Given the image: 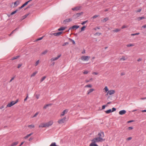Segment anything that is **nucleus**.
Returning a JSON list of instances; mask_svg holds the SVG:
<instances>
[{
    "label": "nucleus",
    "mask_w": 146,
    "mask_h": 146,
    "mask_svg": "<svg viewBox=\"0 0 146 146\" xmlns=\"http://www.w3.org/2000/svg\"><path fill=\"white\" fill-rule=\"evenodd\" d=\"M104 132L102 131H100L98 134V137L94 138V141L97 142H102L105 141L104 138Z\"/></svg>",
    "instance_id": "obj_1"
},
{
    "label": "nucleus",
    "mask_w": 146,
    "mask_h": 146,
    "mask_svg": "<svg viewBox=\"0 0 146 146\" xmlns=\"http://www.w3.org/2000/svg\"><path fill=\"white\" fill-rule=\"evenodd\" d=\"M83 14V13L82 12L80 13H78L74 14L73 15V17L75 19L80 17L81 15H82Z\"/></svg>",
    "instance_id": "obj_2"
},
{
    "label": "nucleus",
    "mask_w": 146,
    "mask_h": 146,
    "mask_svg": "<svg viewBox=\"0 0 146 146\" xmlns=\"http://www.w3.org/2000/svg\"><path fill=\"white\" fill-rule=\"evenodd\" d=\"M90 58V57L88 56H83L81 57V59L83 61H87Z\"/></svg>",
    "instance_id": "obj_3"
},
{
    "label": "nucleus",
    "mask_w": 146,
    "mask_h": 146,
    "mask_svg": "<svg viewBox=\"0 0 146 146\" xmlns=\"http://www.w3.org/2000/svg\"><path fill=\"white\" fill-rule=\"evenodd\" d=\"M94 141V139L92 140V142L90 144L89 146H98V145L96 143H98L97 142Z\"/></svg>",
    "instance_id": "obj_4"
},
{
    "label": "nucleus",
    "mask_w": 146,
    "mask_h": 146,
    "mask_svg": "<svg viewBox=\"0 0 146 146\" xmlns=\"http://www.w3.org/2000/svg\"><path fill=\"white\" fill-rule=\"evenodd\" d=\"M62 33V32H60L57 33H53L51 34V35H54V36H57L60 35Z\"/></svg>",
    "instance_id": "obj_5"
},
{
    "label": "nucleus",
    "mask_w": 146,
    "mask_h": 146,
    "mask_svg": "<svg viewBox=\"0 0 146 146\" xmlns=\"http://www.w3.org/2000/svg\"><path fill=\"white\" fill-rule=\"evenodd\" d=\"M53 123V122L52 121H51L47 123H46V127H48L50 126H51L52 124Z\"/></svg>",
    "instance_id": "obj_6"
},
{
    "label": "nucleus",
    "mask_w": 146,
    "mask_h": 146,
    "mask_svg": "<svg viewBox=\"0 0 146 146\" xmlns=\"http://www.w3.org/2000/svg\"><path fill=\"white\" fill-rule=\"evenodd\" d=\"M15 104L14 103V101H12L10 103H9L7 106L6 108L7 107H10L11 106H13Z\"/></svg>",
    "instance_id": "obj_7"
},
{
    "label": "nucleus",
    "mask_w": 146,
    "mask_h": 146,
    "mask_svg": "<svg viewBox=\"0 0 146 146\" xmlns=\"http://www.w3.org/2000/svg\"><path fill=\"white\" fill-rule=\"evenodd\" d=\"M66 121L65 119H60L58 121L59 124H62L63 123H65Z\"/></svg>",
    "instance_id": "obj_8"
},
{
    "label": "nucleus",
    "mask_w": 146,
    "mask_h": 146,
    "mask_svg": "<svg viewBox=\"0 0 146 146\" xmlns=\"http://www.w3.org/2000/svg\"><path fill=\"white\" fill-rule=\"evenodd\" d=\"M79 26H78V25H74L73 26H72V27H70L69 28V29L68 30V31H69V30H70V29H74L75 28L76 29H78V28H79Z\"/></svg>",
    "instance_id": "obj_9"
},
{
    "label": "nucleus",
    "mask_w": 146,
    "mask_h": 146,
    "mask_svg": "<svg viewBox=\"0 0 146 146\" xmlns=\"http://www.w3.org/2000/svg\"><path fill=\"white\" fill-rule=\"evenodd\" d=\"M72 19L71 18H69L66 19L63 21V23L66 24L67 22H69L72 21Z\"/></svg>",
    "instance_id": "obj_10"
},
{
    "label": "nucleus",
    "mask_w": 146,
    "mask_h": 146,
    "mask_svg": "<svg viewBox=\"0 0 146 146\" xmlns=\"http://www.w3.org/2000/svg\"><path fill=\"white\" fill-rule=\"evenodd\" d=\"M126 112V110H123L120 111L119 112V114L120 115H123L125 114Z\"/></svg>",
    "instance_id": "obj_11"
},
{
    "label": "nucleus",
    "mask_w": 146,
    "mask_h": 146,
    "mask_svg": "<svg viewBox=\"0 0 146 146\" xmlns=\"http://www.w3.org/2000/svg\"><path fill=\"white\" fill-rule=\"evenodd\" d=\"M115 93V91L113 90H110L108 91V93H109L110 95H111Z\"/></svg>",
    "instance_id": "obj_12"
},
{
    "label": "nucleus",
    "mask_w": 146,
    "mask_h": 146,
    "mask_svg": "<svg viewBox=\"0 0 146 146\" xmlns=\"http://www.w3.org/2000/svg\"><path fill=\"white\" fill-rule=\"evenodd\" d=\"M39 127H46V123H41L38 126Z\"/></svg>",
    "instance_id": "obj_13"
},
{
    "label": "nucleus",
    "mask_w": 146,
    "mask_h": 146,
    "mask_svg": "<svg viewBox=\"0 0 146 146\" xmlns=\"http://www.w3.org/2000/svg\"><path fill=\"white\" fill-rule=\"evenodd\" d=\"M29 13L22 17L20 19V21H22L24 19L26 18L29 15Z\"/></svg>",
    "instance_id": "obj_14"
},
{
    "label": "nucleus",
    "mask_w": 146,
    "mask_h": 146,
    "mask_svg": "<svg viewBox=\"0 0 146 146\" xmlns=\"http://www.w3.org/2000/svg\"><path fill=\"white\" fill-rule=\"evenodd\" d=\"M61 56V55L60 54V55L56 57L52 58L51 59V60L54 61V60H57L58 59V58H60V57Z\"/></svg>",
    "instance_id": "obj_15"
},
{
    "label": "nucleus",
    "mask_w": 146,
    "mask_h": 146,
    "mask_svg": "<svg viewBox=\"0 0 146 146\" xmlns=\"http://www.w3.org/2000/svg\"><path fill=\"white\" fill-rule=\"evenodd\" d=\"M68 111V110L66 109L64 110L61 114L62 116L64 115L65 113H66Z\"/></svg>",
    "instance_id": "obj_16"
},
{
    "label": "nucleus",
    "mask_w": 146,
    "mask_h": 146,
    "mask_svg": "<svg viewBox=\"0 0 146 146\" xmlns=\"http://www.w3.org/2000/svg\"><path fill=\"white\" fill-rule=\"evenodd\" d=\"M33 134V133H31L28 135H27V136L25 137L23 139H27L28 138H29L30 136L31 135Z\"/></svg>",
    "instance_id": "obj_17"
},
{
    "label": "nucleus",
    "mask_w": 146,
    "mask_h": 146,
    "mask_svg": "<svg viewBox=\"0 0 146 146\" xmlns=\"http://www.w3.org/2000/svg\"><path fill=\"white\" fill-rule=\"evenodd\" d=\"M19 4V1H15L14 3V6L13 7H15L17 6Z\"/></svg>",
    "instance_id": "obj_18"
},
{
    "label": "nucleus",
    "mask_w": 146,
    "mask_h": 146,
    "mask_svg": "<svg viewBox=\"0 0 146 146\" xmlns=\"http://www.w3.org/2000/svg\"><path fill=\"white\" fill-rule=\"evenodd\" d=\"M133 127H129L126 128V130L127 131H130L132 130H133Z\"/></svg>",
    "instance_id": "obj_19"
},
{
    "label": "nucleus",
    "mask_w": 146,
    "mask_h": 146,
    "mask_svg": "<svg viewBox=\"0 0 146 146\" xmlns=\"http://www.w3.org/2000/svg\"><path fill=\"white\" fill-rule=\"evenodd\" d=\"M94 90V89H90L87 91V94L89 95L90 93L92 92Z\"/></svg>",
    "instance_id": "obj_20"
},
{
    "label": "nucleus",
    "mask_w": 146,
    "mask_h": 146,
    "mask_svg": "<svg viewBox=\"0 0 146 146\" xmlns=\"http://www.w3.org/2000/svg\"><path fill=\"white\" fill-rule=\"evenodd\" d=\"M80 7H75L74 8H72V9L73 11H74V10L77 11V10H80Z\"/></svg>",
    "instance_id": "obj_21"
},
{
    "label": "nucleus",
    "mask_w": 146,
    "mask_h": 146,
    "mask_svg": "<svg viewBox=\"0 0 146 146\" xmlns=\"http://www.w3.org/2000/svg\"><path fill=\"white\" fill-rule=\"evenodd\" d=\"M32 0H30L26 2L23 5H22V7H24L25 6L27 5L29 2H30Z\"/></svg>",
    "instance_id": "obj_22"
},
{
    "label": "nucleus",
    "mask_w": 146,
    "mask_h": 146,
    "mask_svg": "<svg viewBox=\"0 0 146 146\" xmlns=\"http://www.w3.org/2000/svg\"><path fill=\"white\" fill-rule=\"evenodd\" d=\"M66 29V27H61L58 29V30L59 31H63L64 30Z\"/></svg>",
    "instance_id": "obj_23"
},
{
    "label": "nucleus",
    "mask_w": 146,
    "mask_h": 146,
    "mask_svg": "<svg viewBox=\"0 0 146 146\" xmlns=\"http://www.w3.org/2000/svg\"><path fill=\"white\" fill-rule=\"evenodd\" d=\"M19 142H16L13 143L11 145V146H15V145H17L18 144Z\"/></svg>",
    "instance_id": "obj_24"
},
{
    "label": "nucleus",
    "mask_w": 146,
    "mask_h": 146,
    "mask_svg": "<svg viewBox=\"0 0 146 146\" xmlns=\"http://www.w3.org/2000/svg\"><path fill=\"white\" fill-rule=\"evenodd\" d=\"M51 105V104H46V105H45V106H44L43 108L44 109H46V108L48 107V106H50Z\"/></svg>",
    "instance_id": "obj_25"
},
{
    "label": "nucleus",
    "mask_w": 146,
    "mask_h": 146,
    "mask_svg": "<svg viewBox=\"0 0 146 146\" xmlns=\"http://www.w3.org/2000/svg\"><path fill=\"white\" fill-rule=\"evenodd\" d=\"M105 112L107 113H109L112 112V110L111 109H109L107 111H106Z\"/></svg>",
    "instance_id": "obj_26"
},
{
    "label": "nucleus",
    "mask_w": 146,
    "mask_h": 146,
    "mask_svg": "<svg viewBox=\"0 0 146 146\" xmlns=\"http://www.w3.org/2000/svg\"><path fill=\"white\" fill-rule=\"evenodd\" d=\"M145 18V17H139L137 19L139 21L141 20L142 19H143Z\"/></svg>",
    "instance_id": "obj_27"
},
{
    "label": "nucleus",
    "mask_w": 146,
    "mask_h": 146,
    "mask_svg": "<svg viewBox=\"0 0 146 146\" xmlns=\"http://www.w3.org/2000/svg\"><path fill=\"white\" fill-rule=\"evenodd\" d=\"M19 57V56H17L15 57H13L11 59V60H13L17 59V58H18Z\"/></svg>",
    "instance_id": "obj_28"
},
{
    "label": "nucleus",
    "mask_w": 146,
    "mask_h": 146,
    "mask_svg": "<svg viewBox=\"0 0 146 146\" xmlns=\"http://www.w3.org/2000/svg\"><path fill=\"white\" fill-rule=\"evenodd\" d=\"M47 52L48 50H46L41 53V55H42L44 54H45Z\"/></svg>",
    "instance_id": "obj_29"
},
{
    "label": "nucleus",
    "mask_w": 146,
    "mask_h": 146,
    "mask_svg": "<svg viewBox=\"0 0 146 146\" xmlns=\"http://www.w3.org/2000/svg\"><path fill=\"white\" fill-rule=\"evenodd\" d=\"M46 78V76H44L40 80V82H42Z\"/></svg>",
    "instance_id": "obj_30"
},
{
    "label": "nucleus",
    "mask_w": 146,
    "mask_h": 146,
    "mask_svg": "<svg viewBox=\"0 0 146 146\" xmlns=\"http://www.w3.org/2000/svg\"><path fill=\"white\" fill-rule=\"evenodd\" d=\"M37 73V72H34L32 74H31V77L34 76H35V75Z\"/></svg>",
    "instance_id": "obj_31"
},
{
    "label": "nucleus",
    "mask_w": 146,
    "mask_h": 146,
    "mask_svg": "<svg viewBox=\"0 0 146 146\" xmlns=\"http://www.w3.org/2000/svg\"><path fill=\"white\" fill-rule=\"evenodd\" d=\"M104 90H105L106 92H107V91H109L108 87L107 86H106L104 88Z\"/></svg>",
    "instance_id": "obj_32"
},
{
    "label": "nucleus",
    "mask_w": 146,
    "mask_h": 146,
    "mask_svg": "<svg viewBox=\"0 0 146 146\" xmlns=\"http://www.w3.org/2000/svg\"><path fill=\"white\" fill-rule=\"evenodd\" d=\"M38 112H37L33 116H31V118H33V117H36L38 115Z\"/></svg>",
    "instance_id": "obj_33"
},
{
    "label": "nucleus",
    "mask_w": 146,
    "mask_h": 146,
    "mask_svg": "<svg viewBox=\"0 0 146 146\" xmlns=\"http://www.w3.org/2000/svg\"><path fill=\"white\" fill-rule=\"evenodd\" d=\"M18 11V9L16 10L15 11H14L13 12L11 13V15H12L14 14H15V13H16L17 11Z\"/></svg>",
    "instance_id": "obj_34"
},
{
    "label": "nucleus",
    "mask_w": 146,
    "mask_h": 146,
    "mask_svg": "<svg viewBox=\"0 0 146 146\" xmlns=\"http://www.w3.org/2000/svg\"><path fill=\"white\" fill-rule=\"evenodd\" d=\"M50 146H58L56 145V144L54 142L52 143L51 145H50Z\"/></svg>",
    "instance_id": "obj_35"
},
{
    "label": "nucleus",
    "mask_w": 146,
    "mask_h": 146,
    "mask_svg": "<svg viewBox=\"0 0 146 146\" xmlns=\"http://www.w3.org/2000/svg\"><path fill=\"white\" fill-rule=\"evenodd\" d=\"M86 28V26H84L83 27H82L81 28V31H80V32L84 31V29Z\"/></svg>",
    "instance_id": "obj_36"
},
{
    "label": "nucleus",
    "mask_w": 146,
    "mask_h": 146,
    "mask_svg": "<svg viewBox=\"0 0 146 146\" xmlns=\"http://www.w3.org/2000/svg\"><path fill=\"white\" fill-rule=\"evenodd\" d=\"M92 86L91 84H88V85H87L86 86H85V87L87 88V87H88V88H91L92 87Z\"/></svg>",
    "instance_id": "obj_37"
},
{
    "label": "nucleus",
    "mask_w": 146,
    "mask_h": 146,
    "mask_svg": "<svg viewBox=\"0 0 146 146\" xmlns=\"http://www.w3.org/2000/svg\"><path fill=\"white\" fill-rule=\"evenodd\" d=\"M34 127V125H29L28 126V127L30 128H32Z\"/></svg>",
    "instance_id": "obj_38"
},
{
    "label": "nucleus",
    "mask_w": 146,
    "mask_h": 146,
    "mask_svg": "<svg viewBox=\"0 0 146 146\" xmlns=\"http://www.w3.org/2000/svg\"><path fill=\"white\" fill-rule=\"evenodd\" d=\"M134 46V45L133 44H127L126 46L127 47H129L131 46Z\"/></svg>",
    "instance_id": "obj_39"
},
{
    "label": "nucleus",
    "mask_w": 146,
    "mask_h": 146,
    "mask_svg": "<svg viewBox=\"0 0 146 146\" xmlns=\"http://www.w3.org/2000/svg\"><path fill=\"white\" fill-rule=\"evenodd\" d=\"M132 139V137H129L127 138L126 139V140L127 141H129L130 140Z\"/></svg>",
    "instance_id": "obj_40"
},
{
    "label": "nucleus",
    "mask_w": 146,
    "mask_h": 146,
    "mask_svg": "<svg viewBox=\"0 0 146 146\" xmlns=\"http://www.w3.org/2000/svg\"><path fill=\"white\" fill-rule=\"evenodd\" d=\"M108 20V18H104L103 20V22H106Z\"/></svg>",
    "instance_id": "obj_41"
},
{
    "label": "nucleus",
    "mask_w": 146,
    "mask_h": 146,
    "mask_svg": "<svg viewBox=\"0 0 146 146\" xmlns=\"http://www.w3.org/2000/svg\"><path fill=\"white\" fill-rule=\"evenodd\" d=\"M120 31V29H115V30H114L113 31L114 32H117Z\"/></svg>",
    "instance_id": "obj_42"
},
{
    "label": "nucleus",
    "mask_w": 146,
    "mask_h": 146,
    "mask_svg": "<svg viewBox=\"0 0 146 146\" xmlns=\"http://www.w3.org/2000/svg\"><path fill=\"white\" fill-rule=\"evenodd\" d=\"M139 34H140V33H135V34H131V35L132 36H135V35H139Z\"/></svg>",
    "instance_id": "obj_43"
},
{
    "label": "nucleus",
    "mask_w": 146,
    "mask_h": 146,
    "mask_svg": "<svg viewBox=\"0 0 146 146\" xmlns=\"http://www.w3.org/2000/svg\"><path fill=\"white\" fill-rule=\"evenodd\" d=\"M69 40H70L71 41H72L73 44H75V42L74 40L70 38H69Z\"/></svg>",
    "instance_id": "obj_44"
},
{
    "label": "nucleus",
    "mask_w": 146,
    "mask_h": 146,
    "mask_svg": "<svg viewBox=\"0 0 146 146\" xmlns=\"http://www.w3.org/2000/svg\"><path fill=\"white\" fill-rule=\"evenodd\" d=\"M39 60L37 61L35 64V66H37L38 65V63H39Z\"/></svg>",
    "instance_id": "obj_45"
},
{
    "label": "nucleus",
    "mask_w": 146,
    "mask_h": 146,
    "mask_svg": "<svg viewBox=\"0 0 146 146\" xmlns=\"http://www.w3.org/2000/svg\"><path fill=\"white\" fill-rule=\"evenodd\" d=\"M69 44V42H65L62 45L63 46H64L68 44Z\"/></svg>",
    "instance_id": "obj_46"
},
{
    "label": "nucleus",
    "mask_w": 146,
    "mask_h": 146,
    "mask_svg": "<svg viewBox=\"0 0 146 146\" xmlns=\"http://www.w3.org/2000/svg\"><path fill=\"white\" fill-rule=\"evenodd\" d=\"M43 36H42V37H40V38H38L36 40V41H38V40H42L43 38Z\"/></svg>",
    "instance_id": "obj_47"
},
{
    "label": "nucleus",
    "mask_w": 146,
    "mask_h": 146,
    "mask_svg": "<svg viewBox=\"0 0 146 146\" xmlns=\"http://www.w3.org/2000/svg\"><path fill=\"white\" fill-rule=\"evenodd\" d=\"M88 21L87 20L85 21H84L82 23H81V24L82 25H84V24L88 22Z\"/></svg>",
    "instance_id": "obj_48"
},
{
    "label": "nucleus",
    "mask_w": 146,
    "mask_h": 146,
    "mask_svg": "<svg viewBox=\"0 0 146 146\" xmlns=\"http://www.w3.org/2000/svg\"><path fill=\"white\" fill-rule=\"evenodd\" d=\"M98 16H99V15H95L94 16H93L92 17V18L93 19H95V18L98 17Z\"/></svg>",
    "instance_id": "obj_49"
},
{
    "label": "nucleus",
    "mask_w": 146,
    "mask_h": 146,
    "mask_svg": "<svg viewBox=\"0 0 146 146\" xmlns=\"http://www.w3.org/2000/svg\"><path fill=\"white\" fill-rule=\"evenodd\" d=\"M127 26H126V25H123V26H122L121 27V29H124L125 28H127Z\"/></svg>",
    "instance_id": "obj_50"
},
{
    "label": "nucleus",
    "mask_w": 146,
    "mask_h": 146,
    "mask_svg": "<svg viewBox=\"0 0 146 146\" xmlns=\"http://www.w3.org/2000/svg\"><path fill=\"white\" fill-rule=\"evenodd\" d=\"M102 34V33H98V32H97L94 35H100Z\"/></svg>",
    "instance_id": "obj_51"
},
{
    "label": "nucleus",
    "mask_w": 146,
    "mask_h": 146,
    "mask_svg": "<svg viewBox=\"0 0 146 146\" xmlns=\"http://www.w3.org/2000/svg\"><path fill=\"white\" fill-rule=\"evenodd\" d=\"M125 57L122 56L120 59V60H125Z\"/></svg>",
    "instance_id": "obj_52"
},
{
    "label": "nucleus",
    "mask_w": 146,
    "mask_h": 146,
    "mask_svg": "<svg viewBox=\"0 0 146 146\" xmlns=\"http://www.w3.org/2000/svg\"><path fill=\"white\" fill-rule=\"evenodd\" d=\"M107 106V105H103L102 106V109H104L105 108V107L106 106Z\"/></svg>",
    "instance_id": "obj_53"
},
{
    "label": "nucleus",
    "mask_w": 146,
    "mask_h": 146,
    "mask_svg": "<svg viewBox=\"0 0 146 146\" xmlns=\"http://www.w3.org/2000/svg\"><path fill=\"white\" fill-rule=\"evenodd\" d=\"M88 72L87 71H85L84 72H83V74H87L88 73Z\"/></svg>",
    "instance_id": "obj_54"
},
{
    "label": "nucleus",
    "mask_w": 146,
    "mask_h": 146,
    "mask_svg": "<svg viewBox=\"0 0 146 146\" xmlns=\"http://www.w3.org/2000/svg\"><path fill=\"white\" fill-rule=\"evenodd\" d=\"M116 110V109L114 108H113L112 109V112H113L115 111Z\"/></svg>",
    "instance_id": "obj_55"
},
{
    "label": "nucleus",
    "mask_w": 146,
    "mask_h": 146,
    "mask_svg": "<svg viewBox=\"0 0 146 146\" xmlns=\"http://www.w3.org/2000/svg\"><path fill=\"white\" fill-rule=\"evenodd\" d=\"M141 11V9H138V10H137L136 11L137 12H140Z\"/></svg>",
    "instance_id": "obj_56"
},
{
    "label": "nucleus",
    "mask_w": 146,
    "mask_h": 146,
    "mask_svg": "<svg viewBox=\"0 0 146 146\" xmlns=\"http://www.w3.org/2000/svg\"><path fill=\"white\" fill-rule=\"evenodd\" d=\"M15 77L14 76V77L12 78L9 81V82H11L15 78Z\"/></svg>",
    "instance_id": "obj_57"
},
{
    "label": "nucleus",
    "mask_w": 146,
    "mask_h": 146,
    "mask_svg": "<svg viewBox=\"0 0 146 146\" xmlns=\"http://www.w3.org/2000/svg\"><path fill=\"white\" fill-rule=\"evenodd\" d=\"M22 65V64H18L17 67L18 68H19Z\"/></svg>",
    "instance_id": "obj_58"
},
{
    "label": "nucleus",
    "mask_w": 146,
    "mask_h": 146,
    "mask_svg": "<svg viewBox=\"0 0 146 146\" xmlns=\"http://www.w3.org/2000/svg\"><path fill=\"white\" fill-rule=\"evenodd\" d=\"M134 121L133 120H130V121H128L127 122V123H131V122H133Z\"/></svg>",
    "instance_id": "obj_59"
},
{
    "label": "nucleus",
    "mask_w": 146,
    "mask_h": 146,
    "mask_svg": "<svg viewBox=\"0 0 146 146\" xmlns=\"http://www.w3.org/2000/svg\"><path fill=\"white\" fill-rule=\"evenodd\" d=\"M33 139V138L32 137H30L29 139V141H31Z\"/></svg>",
    "instance_id": "obj_60"
},
{
    "label": "nucleus",
    "mask_w": 146,
    "mask_h": 146,
    "mask_svg": "<svg viewBox=\"0 0 146 146\" xmlns=\"http://www.w3.org/2000/svg\"><path fill=\"white\" fill-rule=\"evenodd\" d=\"M39 96L37 94L36 95V97L37 99H38L39 98Z\"/></svg>",
    "instance_id": "obj_61"
},
{
    "label": "nucleus",
    "mask_w": 146,
    "mask_h": 146,
    "mask_svg": "<svg viewBox=\"0 0 146 146\" xmlns=\"http://www.w3.org/2000/svg\"><path fill=\"white\" fill-rule=\"evenodd\" d=\"M14 31H13L11 32V33L9 34V36H10L13 33H14Z\"/></svg>",
    "instance_id": "obj_62"
},
{
    "label": "nucleus",
    "mask_w": 146,
    "mask_h": 146,
    "mask_svg": "<svg viewBox=\"0 0 146 146\" xmlns=\"http://www.w3.org/2000/svg\"><path fill=\"white\" fill-rule=\"evenodd\" d=\"M141 60H142V59L141 58H139L137 59V61L138 62H139V61H141Z\"/></svg>",
    "instance_id": "obj_63"
},
{
    "label": "nucleus",
    "mask_w": 146,
    "mask_h": 146,
    "mask_svg": "<svg viewBox=\"0 0 146 146\" xmlns=\"http://www.w3.org/2000/svg\"><path fill=\"white\" fill-rule=\"evenodd\" d=\"M142 27L144 28H146V24L143 26Z\"/></svg>",
    "instance_id": "obj_64"
}]
</instances>
